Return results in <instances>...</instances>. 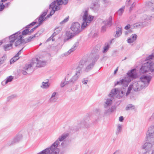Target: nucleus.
Wrapping results in <instances>:
<instances>
[{
    "instance_id": "obj_20",
    "label": "nucleus",
    "mask_w": 154,
    "mask_h": 154,
    "mask_svg": "<svg viewBox=\"0 0 154 154\" xmlns=\"http://www.w3.org/2000/svg\"><path fill=\"white\" fill-rule=\"evenodd\" d=\"M22 138V135L21 134H18L13 139L12 141L11 144H13L20 141Z\"/></svg>"
},
{
    "instance_id": "obj_30",
    "label": "nucleus",
    "mask_w": 154,
    "mask_h": 154,
    "mask_svg": "<svg viewBox=\"0 0 154 154\" xmlns=\"http://www.w3.org/2000/svg\"><path fill=\"white\" fill-rule=\"evenodd\" d=\"M32 66V65L31 63L26 64L25 67L24 68V69L25 70H27L28 72H29L28 70H30L31 69V68Z\"/></svg>"
},
{
    "instance_id": "obj_44",
    "label": "nucleus",
    "mask_w": 154,
    "mask_h": 154,
    "mask_svg": "<svg viewBox=\"0 0 154 154\" xmlns=\"http://www.w3.org/2000/svg\"><path fill=\"white\" fill-rule=\"evenodd\" d=\"M54 36H53L52 35H51V36L49 37L48 39L46 40V42H49L51 40H52V41H54L55 40L54 39Z\"/></svg>"
},
{
    "instance_id": "obj_34",
    "label": "nucleus",
    "mask_w": 154,
    "mask_h": 154,
    "mask_svg": "<svg viewBox=\"0 0 154 154\" xmlns=\"http://www.w3.org/2000/svg\"><path fill=\"white\" fill-rule=\"evenodd\" d=\"M56 94V92H54L52 94V96L50 99V100L51 102H55V97Z\"/></svg>"
},
{
    "instance_id": "obj_37",
    "label": "nucleus",
    "mask_w": 154,
    "mask_h": 154,
    "mask_svg": "<svg viewBox=\"0 0 154 154\" xmlns=\"http://www.w3.org/2000/svg\"><path fill=\"white\" fill-rule=\"evenodd\" d=\"M22 35H25L27 34L29 35V29H27L23 31L22 32Z\"/></svg>"
},
{
    "instance_id": "obj_35",
    "label": "nucleus",
    "mask_w": 154,
    "mask_h": 154,
    "mask_svg": "<svg viewBox=\"0 0 154 154\" xmlns=\"http://www.w3.org/2000/svg\"><path fill=\"white\" fill-rule=\"evenodd\" d=\"M68 80V79H67L66 78L65 79V81L61 84L60 85L61 87H63L66 84L70 83V82H69V81Z\"/></svg>"
},
{
    "instance_id": "obj_53",
    "label": "nucleus",
    "mask_w": 154,
    "mask_h": 154,
    "mask_svg": "<svg viewBox=\"0 0 154 154\" xmlns=\"http://www.w3.org/2000/svg\"><path fill=\"white\" fill-rule=\"evenodd\" d=\"M131 26L130 24H128L125 27V29L126 30L129 29L131 28Z\"/></svg>"
},
{
    "instance_id": "obj_41",
    "label": "nucleus",
    "mask_w": 154,
    "mask_h": 154,
    "mask_svg": "<svg viewBox=\"0 0 154 154\" xmlns=\"http://www.w3.org/2000/svg\"><path fill=\"white\" fill-rule=\"evenodd\" d=\"M135 108V107L133 105L130 104H129L126 108V110H129L130 109H133Z\"/></svg>"
},
{
    "instance_id": "obj_12",
    "label": "nucleus",
    "mask_w": 154,
    "mask_h": 154,
    "mask_svg": "<svg viewBox=\"0 0 154 154\" xmlns=\"http://www.w3.org/2000/svg\"><path fill=\"white\" fill-rule=\"evenodd\" d=\"M7 39L9 40V43L4 46L3 47L5 51H8L12 49L13 44L15 42L14 38L12 39H10V37Z\"/></svg>"
},
{
    "instance_id": "obj_38",
    "label": "nucleus",
    "mask_w": 154,
    "mask_h": 154,
    "mask_svg": "<svg viewBox=\"0 0 154 154\" xmlns=\"http://www.w3.org/2000/svg\"><path fill=\"white\" fill-rule=\"evenodd\" d=\"M103 25L102 26L101 28V31L103 33L105 32L106 31L107 28L108 27L106 25H105V24Z\"/></svg>"
},
{
    "instance_id": "obj_26",
    "label": "nucleus",
    "mask_w": 154,
    "mask_h": 154,
    "mask_svg": "<svg viewBox=\"0 0 154 154\" xmlns=\"http://www.w3.org/2000/svg\"><path fill=\"white\" fill-rule=\"evenodd\" d=\"M62 29L60 27H58L56 28L54 30V33L52 34L53 36H55L58 34L61 31Z\"/></svg>"
},
{
    "instance_id": "obj_15",
    "label": "nucleus",
    "mask_w": 154,
    "mask_h": 154,
    "mask_svg": "<svg viewBox=\"0 0 154 154\" xmlns=\"http://www.w3.org/2000/svg\"><path fill=\"white\" fill-rule=\"evenodd\" d=\"M48 10H46L44 12H43L42 14L40 15L38 19V21H39V24L38 26L41 24L43 21L45 20V17H44L47 14V13Z\"/></svg>"
},
{
    "instance_id": "obj_14",
    "label": "nucleus",
    "mask_w": 154,
    "mask_h": 154,
    "mask_svg": "<svg viewBox=\"0 0 154 154\" xmlns=\"http://www.w3.org/2000/svg\"><path fill=\"white\" fill-rule=\"evenodd\" d=\"M149 62L147 61L142 65L141 68L140 69V73H144L148 72L149 70Z\"/></svg>"
},
{
    "instance_id": "obj_27",
    "label": "nucleus",
    "mask_w": 154,
    "mask_h": 154,
    "mask_svg": "<svg viewBox=\"0 0 154 154\" xmlns=\"http://www.w3.org/2000/svg\"><path fill=\"white\" fill-rule=\"evenodd\" d=\"M122 125L121 124H119L117 125V131L116 132V134L118 135L122 131Z\"/></svg>"
},
{
    "instance_id": "obj_6",
    "label": "nucleus",
    "mask_w": 154,
    "mask_h": 154,
    "mask_svg": "<svg viewBox=\"0 0 154 154\" xmlns=\"http://www.w3.org/2000/svg\"><path fill=\"white\" fill-rule=\"evenodd\" d=\"M93 64L90 62L88 58H83L79 62L77 69H81L85 68V71L88 72L93 68Z\"/></svg>"
},
{
    "instance_id": "obj_4",
    "label": "nucleus",
    "mask_w": 154,
    "mask_h": 154,
    "mask_svg": "<svg viewBox=\"0 0 154 154\" xmlns=\"http://www.w3.org/2000/svg\"><path fill=\"white\" fill-rule=\"evenodd\" d=\"M128 77H125L123 79H120L119 81L117 82L115 85H122L123 86L126 87L128 86L129 83L131 81V78L135 79L137 77V75L136 69H131L127 73Z\"/></svg>"
},
{
    "instance_id": "obj_7",
    "label": "nucleus",
    "mask_w": 154,
    "mask_h": 154,
    "mask_svg": "<svg viewBox=\"0 0 154 154\" xmlns=\"http://www.w3.org/2000/svg\"><path fill=\"white\" fill-rule=\"evenodd\" d=\"M68 2V0H54L49 5V9L51 8L52 10L50 12V16H52L56 11L60 9L58 6L64 4L65 5Z\"/></svg>"
},
{
    "instance_id": "obj_36",
    "label": "nucleus",
    "mask_w": 154,
    "mask_h": 154,
    "mask_svg": "<svg viewBox=\"0 0 154 154\" xmlns=\"http://www.w3.org/2000/svg\"><path fill=\"white\" fill-rule=\"evenodd\" d=\"M109 46L108 44H105L103 47V52L105 53L109 49Z\"/></svg>"
},
{
    "instance_id": "obj_23",
    "label": "nucleus",
    "mask_w": 154,
    "mask_h": 154,
    "mask_svg": "<svg viewBox=\"0 0 154 154\" xmlns=\"http://www.w3.org/2000/svg\"><path fill=\"white\" fill-rule=\"evenodd\" d=\"M50 85V84L48 82V80L46 82H43L40 87L43 89H47L49 87Z\"/></svg>"
},
{
    "instance_id": "obj_19",
    "label": "nucleus",
    "mask_w": 154,
    "mask_h": 154,
    "mask_svg": "<svg viewBox=\"0 0 154 154\" xmlns=\"http://www.w3.org/2000/svg\"><path fill=\"white\" fill-rule=\"evenodd\" d=\"M37 66L41 67L45 66L46 65V62L45 61H42L38 58H36Z\"/></svg>"
},
{
    "instance_id": "obj_1",
    "label": "nucleus",
    "mask_w": 154,
    "mask_h": 154,
    "mask_svg": "<svg viewBox=\"0 0 154 154\" xmlns=\"http://www.w3.org/2000/svg\"><path fill=\"white\" fill-rule=\"evenodd\" d=\"M83 13V22L81 28H80V24L78 22H75L72 23L71 27V29L75 34H78L81 32L82 29L85 28L86 26L88 25L93 19V16L88 15L87 11H84Z\"/></svg>"
},
{
    "instance_id": "obj_33",
    "label": "nucleus",
    "mask_w": 154,
    "mask_h": 154,
    "mask_svg": "<svg viewBox=\"0 0 154 154\" xmlns=\"http://www.w3.org/2000/svg\"><path fill=\"white\" fill-rule=\"evenodd\" d=\"M154 57V53H152V54L148 56L147 57L146 59V62L150 61L151 59H153V58Z\"/></svg>"
},
{
    "instance_id": "obj_50",
    "label": "nucleus",
    "mask_w": 154,
    "mask_h": 154,
    "mask_svg": "<svg viewBox=\"0 0 154 154\" xmlns=\"http://www.w3.org/2000/svg\"><path fill=\"white\" fill-rule=\"evenodd\" d=\"M38 26H37L35 27H34L32 29H31V30L29 31V33H30V34H31V33H32V32H33L36 28H37Z\"/></svg>"
},
{
    "instance_id": "obj_46",
    "label": "nucleus",
    "mask_w": 154,
    "mask_h": 154,
    "mask_svg": "<svg viewBox=\"0 0 154 154\" xmlns=\"http://www.w3.org/2000/svg\"><path fill=\"white\" fill-rule=\"evenodd\" d=\"M88 80L87 78H84L83 80L82 81V82L83 84L86 85L87 83Z\"/></svg>"
},
{
    "instance_id": "obj_45",
    "label": "nucleus",
    "mask_w": 154,
    "mask_h": 154,
    "mask_svg": "<svg viewBox=\"0 0 154 154\" xmlns=\"http://www.w3.org/2000/svg\"><path fill=\"white\" fill-rule=\"evenodd\" d=\"M141 22L138 23H135L134 25V27H141Z\"/></svg>"
},
{
    "instance_id": "obj_60",
    "label": "nucleus",
    "mask_w": 154,
    "mask_h": 154,
    "mask_svg": "<svg viewBox=\"0 0 154 154\" xmlns=\"http://www.w3.org/2000/svg\"><path fill=\"white\" fill-rule=\"evenodd\" d=\"M154 119V112L152 115L150 117V120H152Z\"/></svg>"
},
{
    "instance_id": "obj_24",
    "label": "nucleus",
    "mask_w": 154,
    "mask_h": 154,
    "mask_svg": "<svg viewBox=\"0 0 154 154\" xmlns=\"http://www.w3.org/2000/svg\"><path fill=\"white\" fill-rule=\"evenodd\" d=\"M13 79V77L12 76H10L8 77L6 80L2 82V84L3 85H5L8 82H11Z\"/></svg>"
},
{
    "instance_id": "obj_63",
    "label": "nucleus",
    "mask_w": 154,
    "mask_h": 154,
    "mask_svg": "<svg viewBox=\"0 0 154 154\" xmlns=\"http://www.w3.org/2000/svg\"><path fill=\"white\" fill-rule=\"evenodd\" d=\"M131 32L130 30L126 31L125 32V35H127L129 33Z\"/></svg>"
},
{
    "instance_id": "obj_29",
    "label": "nucleus",
    "mask_w": 154,
    "mask_h": 154,
    "mask_svg": "<svg viewBox=\"0 0 154 154\" xmlns=\"http://www.w3.org/2000/svg\"><path fill=\"white\" fill-rule=\"evenodd\" d=\"M19 57L15 55V56L13 57L12 59L10 60V63L11 64L14 63V62L17 60Z\"/></svg>"
},
{
    "instance_id": "obj_11",
    "label": "nucleus",
    "mask_w": 154,
    "mask_h": 154,
    "mask_svg": "<svg viewBox=\"0 0 154 154\" xmlns=\"http://www.w3.org/2000/svg\"><path fill=\"white\" fill-rule=\"evenodd\" d=\"M82 71L81 69L77 71L75 75L69 80V82L74 83L76 81L81 75Z\"/></svg>"
},
{
    "instance_id": "obj_31",
    "label": "nucleus",
    "mask_w": 154,
    "mask_h": 154,
    "mask_svg": "<svg viewBox=\"0 0 154 154\" xmlns=\"http://www.w3.org/2000/svg\"><path fill=\"white\" fill-rule=\"evenodd\" d=\"M40 35V34L38 32L35 33L34 35L32 37L30 36L28 38L27 40V42H29L31 41L32 39L34 37H37Z\"/></svg>"
},
{
    "instance_id": "obj_39",
    "label": "nucleus",
    "mask_w": 154,
    "mask_h": 154,
    "mask_svg": "<svg viewBox=\"0 0 154 154\" xmlns=\"http://www.w3.org/2000/svg\"><path fill=\"white\" fill-rule=\"evenodd\" d=\"M132 89V86L131 84L130 85L128 88V90L126 94V95L127 96L131 92V91Z\"/></svg>"
},
{
    "instance_id": "obj_43",
    "label": "nucleus",
    "mask_w": 154,
    "mask_h": 154,
    "mask_svg": "<svg viewBox=\"0 0 154 154\" xmlns=\"http://www.w3.org/2000/svg\"><path fill=\"white\" fill-rule=\"evenodd\" d=\"M141 27H145L148 25V23L147 22L144 21L143 22H141Z\"/></svg>"
},
{
    "instance_id": "obj_13",
    "label": "nucleus",
    "mask_w": 154,
    "mask_h": 154,
    "mask_svg": "<svg viewBox=\"0 0 154 154\" xmlns=\"http://www.w3.org/2000/svg\"><path fill=\"white\" fill-rule=\"evenodd\" d=\"M146 137L148 139L154 138V126L150 127L146 133Z\"/></svg>"
},
{
    "instance_id": "obj_28",
    "label": "nucleus",
    "mask_w": 154,
    "mask_h": 154,
    "mask_svg": "<svg viewBox=\"0 0 154 154\" xmlns=\"http://www.w3.org/2000/svg\"><path fill=\"white\" fill-rule=\"evenodd\" d=\"M125 9V6H124L120 8L117 11V13L118 15L121 16L124 12Z\"/></svg>"
},
{
    "instance_id": "obj_16",
    "label": "nucleus",
    "mask_w": 154,
    "mask_h": 154,
    "mask_svg": "<svg viewBox=\"0 0 154 154\" xmlns=\"http://www.w3.org/2000/svg\"><path fill=\"white\" fill-rule=\"evenodd\" d=\"M112 17L111 16L109 17L108 20H105L102 22V24H105L108 27H110L112 25Z\"/></svg>"
},
{
    "instance_id": "obj_17",
    "label": "nucleus",
    "mask_w": 154,
    "mask_h": 154,
    "mask_svg": "<svg viewBox=\"0 0 154 154\" xmlns=\"http://www.w3.org/2000/svg\"><path fill=\"white\" fill-rule=\"evenodd\" d=\"M99 58V56L98 54H94L93 57L92 58H88L90 62L93 64V67H94L95 62Z\"/></svg>"
},
{
    "instance_id": "obj_54",
    "label": "nucleus",
    "mask_w": 154,
    "mask_h": 154,
    "mask_svg": "<svg viewBox=\"0 0 154 154\" xmlns=\"http://www.w3.org/2000/svg\"><path fill=\"white\" fill-rule=\"evenodd\" d=\"M131 0H127V2L126 3V6L128 7L130 5V1Z\"/></svg>"
},
{
    "instance_id": "obj_9",
    "label": "nucleus",
    "mask_w": 154,
    "mask_h": 154,
    "mask_svg": "<svg viewBox=\"0 0 154 154\" xmlns=\"http://www.w3.org/2000/svg\"><path fill=\"white\" fill-rule=\"evenodd\" d=\"M126 90L124 88H123L121 90L118 88L113 89L111 90V93L109 94V96L113 97L115 95H116L117 98H120L124 96Z\"/></svg>"
},
{
    "instance_id": "obj_52",
    "label": "nucleus",
    "mask_w": 154,
    "mask_h": 154,
    "mask_svg": "<svg viewBox=\"0 0 154 154\" xmlns=\"http://www.w3.org/2000/svg\"><path fill=\"white\" fill-rule=\"evenodd\" d=\"M2 3V4L0 5V11H2L5 7V5L3 4Z\"/></svg>"
},
{
    "instance_id": "obj_61",
    "label": "nucleus",
    "mask_w": 154,
    "mask_h": 154,
    "mask_svg": "<svg viewBox=\"0 0 154 154\" xmlns=\"http://www.w3.org/2000/svg\"><path fill=\"white\" fill-rule=\"evenodd\" d=\"M68 19L69 18H66L63 20V21H64V23H65L68 21Z\"/></svg>"
},
{
    "instance_id": "obj_40",
    "label": "nucleus",
    "mask_w": 154,
    "mask_h": 154,
    "mask_svg": "<svg viewBox=\"0 0 154 154\" xmlns=\"http://www.w3.org/2000/svg\"><path fill=\"white\" fill-rule=\"evenodd\" d=\"M6 58V55H4L0 58V65L4 63Z\"/></svg>"
},
{
    "instance_id": "obj_2",
    "label": "nucleus",
    "mask_w": 154,
    "mask_h": 154,
    "mask_svg": "<svg viewBox=\"0 0 154 154\" xmlns=\"http://www.w3.org/2000/svg\"><path fill=\"white\" fill-rule=\"evenodd\" d=\"M69 135V134L68 133L62 134L59 137L58 139L59 140H56L50 147L46 149L38 154H58L59 152V149L57 147L59 144V141H63L68 137Z\"/></svg>"
},
{
    "instance_id": "obj_51",
    "label": "nucleus",
    "mask_w": 154,
    "mask_h": 154,
    "mask_svg": "<svg viewBox=\"0 0 154 154\" xmlns=\"http://www.w3.org/2000/svg\"><path fill=\"white\" fill-rule=\"evenodd\" d=\"M100 48H97V49L96 48H94L93 49L94 51L95 52L97 53H98L100 51Z\"/></svg>"
},
{
    "instance_id": "obj_42",
    "label": "nucleus",
    "mask_w": 154,
    "mask_h": 154,
    "mask_svg": "<svg viewBox=\"0 0 154 154\" xmlns=\"http://www.w3.org/2000/svg\"><path fill=\"white\" fill-rule=\"evenodd\" d=\"M152 16H148L146 15H144L143 16V20H151Z\"/></svg>"
},
{
    "instance_id": "obj_5",
    "label": "nucleus",
    "mask_w": 154,
    "mask_h": 154,
    "mask_svg": "<svg viewBox=\"0 0 154 154\" xmlns=\"http://www.w3.org/2000/svg\"><path fill=\"white\" fill-rule=\"evenodd\" d=\"M112 103V100L107 99L104 104V108L103 113V116H107L110 115L116 109L115 106H111Z\"/></svg>"
},
{
    "instance_id": "obj_49",
    "label": "nucleus",
    "mask_w": 154,
    "mask_h": 154,
    "mask_svg": "<svg viewBox=\"0 0 154 154\" xmlns=\"http://www.w3.org/2000/svg\"><path fill=\"white\" fill-rule=\"evenodd\" d=\"M142 154H154V150L152 151L151 152H148V151H145L142 153Z\"/></svg>"
},
{
    "instance_id": "obj_62",
    "label": "nucleus",
    "mask_w": 154,
    "mask_h": 154,
    "mask_svg": "<svg viewBox=\"0 0 154 154\" xmlns=\"http://www.w3.org/2000/svg\"><path fill=\"white\" fill-rule=\"evenodd\" d=\"M68 19L69 18H66L63 20V21H64V23H65L68 21Z\"/></svg>"
},
{
    "instance_id": "obj_48",
    "label": "nucleus",
    "mask_w": 154,
    "mask_h": 154,
    "mask_svg": "<svg viewBox=\"0 0 154 154\" xmlns=\"http://www.w3.org/2000/svg\"><path fill=\"white\" fill-rule=\"evenodd\" d=\"M95 112L96 114L99 115L101 112V110L99 109H96L95 110Z\"/></svg>"
},
{
    "instance_id": "obj_47",
    "label": "nucleus",
    "mask_w": 154,
    "mask_h": 154,
    "mask_svg": "<svg viewBox=\"0 0 154 154\" xmlns=\"http://www.w3.org/2000/svg\"><path fill=\"white\" fill-rule=\"evenodd\" d=\"M36 23V22H34L26 26V28H29L30 27V26H32L34 25Z\"/></svg>"
},
{
    "instance_id": "obj_64",
    "label": "nucleus",
    "mask_w": 154,
    "mask_h": 154,
    "mask_svg": "<svg viewBox=\"0 0 154 154\" xmlns=\"http://www.w3.org/2000/svg\"><path fill=\"white\" fill-rule=\"evenodd\" d=\"M50 16V14L48 15L46 17H45V20H46L48 18H49Z\"/></svg>"
},
{
    "instance_id": "obj_59",
    "label": "nucleus",
    "mask_w": 154,
    "mask_h": 154,
    "mask_svg": "<svg viewBox=\"0 0 154 154\" xmlns=\"http://www.w3.org/2000/svg\"><path fill=\"white\" fill-rule=\"evenodd\" d=\"M22 73L24 75H26L27 74H28V72L26 71H25L24 70H23L21 71Z\"/></svg>"
},
{
    "instance_id": "obj_25",
    "label": "nucleus",
    "mask_w": 154,
    "mask_h": 154,
    "mask_svg": "<svg viewBox=\"0 0 154 154\" xmlns=\"http://www.w3.org/2000/svg\"><path fill=\"white\" fill-rule=\"evenodd\" d=\"M75 33L74 32L72 33L70 32H68L66 33V35L67 37V40H68L69 39H71L74 37L75 35Z\"/></svg>"
},
{
    "instance_id": "obj_22",
    "label": "nucleus",
    "mask_w": 154,
    "mask_h": 154,
    "mask_svg": "<svg viewBox=\"0 0 154 154\" xmlns=\"http://www.w3.org/2000/svg\"><path fill=\"white\" fill-rule=\"evenodd\" d=\"M137 38V35L135 34H132L131 37L127 40L128 43H131L136 40Z\"/></svg>"
},
{
    "instance_id": "obj_8",
    "label": "nucleus",
    "mask_w": 154,
    "mask_h": 154,
    "mask_svg": "<svg viewBox=\"0 0 154 154\" xmlns=\"http://www.w3.org/2000/svg\"><path fill=\"white\" fill-rule=\"evenodd\" d=\"M23 37L20 34V32H18L10 36V39H12L14 38L15 41L17 40L15 42V45L16 47H19L23 44L26 43V42H25V40L23 39Z\"/></svg>"
},
{
    "instance_id": "obj_58",
    "label": "nucleus",
    "mask_w": 154,
    "mask_h": 154,
    "mask_svg": "<svg viewBox=\"0 0 154 154\" xmlns=\"http://www.w3.org/2000/svg\"><path fill=\"white\" fill-rule=\"evenodd\" d=\"M24 47H23L21 50H20L17 54L16 55V56H17L19 57V56L20 54H21V51L23 50V48Z\"/></svg>"
},
{
    "instance_id": "obj_55",
    "label": "nucleus",
    "mask_w": 154,
    "mask_h": 154,
    "mask_svg": "<svg viewBox=\"0 0 154 154\" xmlns=\"http://www.w3.org/2000/svg\"><path fill=\"white\" fill-rule=\"evenodd\" d=\"M135 5L134 4V2L131 5L129 9V11L131 12L132 10V8L134 7Z\"/></svg>"
},
{
    "instance_id": "obj_18",
    "label": "nucleus",
    "mask_w": 154,
    "mask_h": 154,
    "mask_svg": "<svg viewBox=\"0 0 154 154\" xmlns=\"http://www.w3.org/2000/svg\"><path fill=\"white\" fill-rule=\"evenodd\" d=\"M79 42H76L74 44L73 47L69 50L67 52L65 53V55L67 56L71 54L77 48Z\"/></svg>"
},
{
    "instance_id": "obj_21",
    "label": "nucleus",
    "mask_w": 154,
    "mask_h": 154,
    "mask_svg": "<svg viewBox=\"0 0 154 154\" xmlns=\"http://www.w3.org/2000/svg\"><path fill=\"white\" fill-rule=\"evenodd\" d=\"M122 29L121 27L118 26L116 28V34L115 35L116 38H118L122 34Z\"/></svg>"
},
{
    "instance_id": "obj_57",
    "label": "nucleus",
    "mask_w": 154,
    "mask_h": 154,
    "mask_svg": "<svg viewBox=\"0 0 154 154\" xmlns=\"http://www.w3.org/2000/svg\"><path fill=\"white\" fill-rule=\"evenodd\" d=\"M124 120V118L122 116H121L119 118V121L121 122H122Z\"/></svg>"
},
{
    "instance_id": "obj_56",
    "label": "nucleus",
    "mask_w": 154,
    "mask_h": 154,
    "mask_svg": "<svg viewBox=\"0 0 154 154\" xmlns=\"http://www.w3.org/2000/svg\"><path fill=\"white\" fill-rule=\"evenodd\" d=\"M14 97V95H11L8 97V100H10L11 99L13 98Z\"/></svg>"
},
{
    "instance_id": "obj_32",
    "label": "nucleus",
    "mask_w": 154,
    "mask_h": 154,
    "mask_svg": "<svg viewBox=\"0 0 154 154\" xmlns=\"http://www.w3.org/2000/svg\"><path fill=\"white\" fill-rule=\"evenodd\" d=\"M153 5V3L151 2H149L146 3V8H149L152 11V9L153 8L152 7Z\"/></svg>"
},
{
    "instance_id": "obj_3",
    "label": "nucleus",
    "mask_w": 154,
    "mask_h": 154,
    "mask_svg": "<svg viewBox=\"0 0 154 154\" xmlns=\"http://www.w3.org/2000/svg\"><path fill=\"white\" fill-rule=\"evenodd\" d=\"M151 79L150 76H142L140 78V81L134 82L131 84L133 89L136 91L141 90L148 85Z\"/></svg>"
},
{
    "instance_id": "obj_10",
    "label": "nucleus",
    "mask_w": 154,
    "mask_h": 154,
    "mask_svg": "<svg viewBox=\"0 0 154 154\" xmlns=\"http://www.w3.org/2000/svg\"><path fill=\"white\" fill-rule=\"evenodd\" d=\"M100 4L97 0H93L90 6V8L95 11H97L99 9Z\"/></svg>"
}]
</instances>
